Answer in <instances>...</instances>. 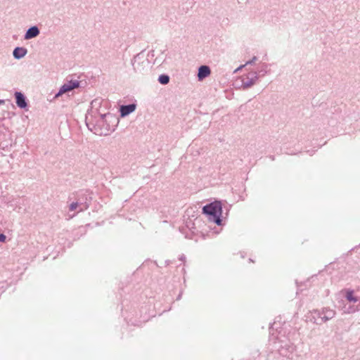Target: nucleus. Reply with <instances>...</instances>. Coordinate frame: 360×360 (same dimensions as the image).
<instances>
[{
	"instance_id": "nucleus-18",
	"label": "nucleus",
	"mask_w": 360,
	"mask_h": 360,
	"mask_svg": "<svg viewBox=\"0 0 360 360\" xmlns=\"http://www.w3.org/2000/svg\"><path fill=\"white\" fill-rule=\"evenodd\" d=\"M153 56H154V50H150V51L148 53V55H147V56H146V58H149L150 57H153Z\"/></svg>"
},
{
	"instance_id": "nucleus-21",
	"label": "nucleus",
	"mask_w": 360,
	"mask_h": 360,
	"mask_svg": "<svg viewBox=\"0 0 360 360\" xmlns=\"http://www.w3.org/2000/svg\"><path fill=\"white\" fill-rule=\"evenodd\" d=\"M88 116L86 117V124L89 129L91 131H93V129L90 127V124L87 122Z\"/></svg>"
},
{
	"instance_id": "nucleus-9",
	"label": "nucleus",
	"mask_w": 360,
	"mask_h": 360,
	"mask_svg": "<svg viewBox=\"0 0 360 360\" xmlns=\"http://www.w3.org/2000/svg\"><path fill=\"white\" fill-rule=\"evenodd\" d=\"M40 34V30L37 25L30 26L25 32L23 37L25 40H29L37 37Z\"/></svg>"
},
{
	"instance_id": "nucleus-5",
	"label": "nucleus",
	"mask_w": 360,
	"mask_h": 360,
	"mask_svg": "<svg viewBox=\"0 0 360 360\" xmlns=\"http://www.w3.org/2000/svg\"><path fill=\"white\" fill-rule=\"evenodd\" d=\"M14 98L15 103L19 108L24 110L25 111H28L29 101L24 93L21 91H15L14 93Z\"/></svg>"
},
{
	"instance_id": "nucleus-10",
	"label": "nucleus",
	"mask_w": 360,
	"mask_h": 360,
	"mask_svg": "<svg viewBox=\"0 0 360 360\" xmlns=\"http://www.w3.org/2000/svg\"><path fill=\"white\" fill-rule=\"evenodd\" d=\"M27 49L24 46H16L13 50V57L15 60H20L27 54Z\"/></svg>"
},
{
	"instance_id": "nucleus-6",
	"label": "nucleus",
	"mask_w": 360,
	"mask_h": 360,
	"mask_svg": "<svg viewBox=\"0 0 360 360\" xmlns=\"http://www.w3.org/2000/svg\"><path fill=\"white\" fill-rule=\"evenodd\" d=\"M84 86L82 84V81L77 79H70L67 80V82L62 85V90L66 91L67 93H69L75 89L83 88Z\"/></svg>"
},
{
	"instance_id": "nucleus-16",
	"label": "nucleus",
	"mask_w": 360,
	"mask_h": 360,
	"mask_svg": "<svg viewBox=\"0 0 360 360\" xmlns=\"http://www.w3.org/2000/svg\"><path fill=\"white\" fill-rule=\"evenodd\" d=\"M257 60V57L255 56H253L252 58V59H250L248 61H247L245 63V65H253Z\"/></svg>"
},
{
	"instance_id": "nucleus-12",
	"label": "nucleus",
	"mask_w": 360,
	"mask_h": 360,
	"mask_svg": "<svg viewBox=\"0 0 360 360\" xmlns=\"http://www.w3.org/2000/svg\"><path fill=\"white\" fill-rule=\"evenodd\" d=\"M158 81L160 84L166 85L169 84L170 77L167 74L163 73L159 75Z\"/></svg>"
},
{
	"instance_id": "nucleus-20",
	"label": "nucleus",
	"mask_w": 360,
	"mask_h": 360,
	"mask_svg": "<svg viewBox=\"0 0 360 360\" xmlns=\"http://www.w3.org/2000/svg\"><path fill=\"white\" fill-rule=\"evenodd\" d=\"M245 66H246L245 63L244 65H240L239 67H238V68L236 69V70L234 71V72H238V71H239V70H242V69H243L244 67H245Z\"/></svg>"
},
{
	"instance_id": "nucleus-11",
	"label": "nucleus",
	"mask_w": 360,
	"mask_h": 360,
	"mask_svg": "<svg viewBox=\"0 0 360 360\" xmlns=\"http://www.w3.org/2000/svg\"><path fill=\"white\" fill-rule=\"evenodd\" d=\"M270 72L269 64L262 63L258 70L257 72L258 75V78L260 77H264L266 74Z\"/></svg>"
},
{
	"instance_id": "nucleus-14",
	"label": "nucleus",
	"mask_w": 360,
	"mask_h": 360,
	"mask_svg": "<svg viewBox=\"0 0 360 360\" xmlns=\"http://www.w3.org/2000/svg\"><path fill=\"white\" fill-rule=\"evenodd\" d=\"M347 298L348 300L356 302L357 300L353 296V293L351 291L347 292Z\"/></svg>"
},
{
	"instance_id": "nucleus-19",
	"label": "nucleus",
	"mask_w": 360,
	"mask_h": 360,
	"mask_svg": "<svg viewBox=\"0 0 360 360\" xmlns=\"http://www.w3.org/2000/svg\"><path fill=\"white\" fill-rule=\"evenodd\" d=\"M6 237L4 234L3 233H1L0 234V242H5L6 241Z\"/></svg>"
},
{
	"instance_id": "nucleus-7",
	"label": "nucleus",
	"mask_w": 360,
	"mask_h": 360,
	"mask_svg": "<svg viewBox=\"0 0 360 360\" xmlns=\"http://www.w3.org/2000/svg\"><path fill=\"white\" fill-rule=\"evenodd\" d=\"M136 108V104L134 103L123 104L120 105L119 112L121 117H125L134 112Z\"/></svg>"
},
{
	"instance_id": "nucleus-3",
	"label": "nucleus",
	"mask_w": 360,
	"mask_h": 360,
	"mask_svg": "<svg viewBox=\"0 0 360 360\" xmlns=\"http://www.w3.org/2000/svg\"><path fill=\"white\" fill-rule=\"evenodd\" d=\"M203 212L212 216L216 220V223L219 224V216L221 213V205L219 202H214L210 205H205L203 207Z\"/></svg>"
},
{
	"instance_id": "nucleus-8",
	"label": "nucleus",
	"mask_w": 360,
	"mask_h": 360,
	"mask_svg": "<svg viewBox=\"0 0 360 360\" xmlns=\"http://www.w3.org/2000/svg\"><path fill=\"white\" fill-rule=\"evenodd\" d=\"M211 74V69L207 65H201L198 68L197 78L199 82L203 81Z\"/></svg>"
},
{
	"instance_id": "nucleus-13",
	"label": "nucleus",
	"mask_w": 360,
	"mask_h": 360,
	"mask_svg": "<svg viewBox=\"0 0 360 360\" xmlns=\"http://www.w3.org/2000/svg\"><path fill=\"white\" fill-rule=\"evenodd\" d=\"M101 105V100L100 98H96L91 102V108L96 106H100Z\"/></svg>"
},
{
	"instance_id": "nucleus-2",
	"label": "nucleus",
	"mask_w": 360,
	"mask_h": 360,
	"mask_svg": "<svg viewBox=\"0 0 360 360\" xmlns=\"http://www.w3.org/2000/svg\"><path fill=\"white\" fill-rule=\"evenodd\" d=\"M145 49L135 55L131 60L133 70L136 73L143 74L149 70L150 59L146 58Z\"/></svg>"
},
{
	"instance_id": "nucleus-17",
	"label": "nucleus",
	"mask_w": 360,
	"mask_h": 360,
	"mask_svg": "<svg viewBox=\"0 0 360 360\" xmlns=\"http://www.w3.org/2000/svg\"><path fill=\"white\" fill-rule=\"evenodd\" d=\"M77 206L78 205L77 202H72L70 206V210L72 211L75 210L77 207Z\"/></svg>"
},
{
	"instance_id": "nucleus-15",
	"label": "nucleus",
	"mask_w": 360,
	"mask_h": 360,
	"mask_svg": "<svg viewBox=\"0 0 360 360\" xmlns=\"http://www.w3.org/2000/svg\"><path fill=\"white\" fill-rule=\"evenodd\" d=\"M66 93H67V91H63V90H62V86H61L60 87V89H59L58 91L55 94L54 98H58V97H59V96H62L63 94H66Z\"/></svg>"
},
{
	"instance_id": "nucleus-1",
	"label": "nucleus",
	"mask_w": 360,
	"mask_h": 360,
	"mask_svg": "<svg viewBox=\"0 0 360 360\" xmlns=\"http://www.w3.org/2000/svg\"><path fill=\"white\" fill-rule=\"evenodd\" d=\"M119 123V118L110 112L101 114L100 119L93 127L96 131H93L95 135H110L109 131H114Z\"/></svg>"
},
{
	"instance_id": "nucleus-4",
	"label": "nucleus",
	"mask_w": 360,
	"mask_h": 360,
	"mask_svg": "<svg viewBox=\"0 0 360 360\" xmlns=\"http://www.w3.org/2000/svg\"><path fill=\"white\" fill-rule=\"evenodd\" d=\"M258 79V75L257 72L252 71L246 75L245 78L241 79V85L240 86L243 89H248L252 87Z\"/></svg>"
},
{
	"instance_id": "nucleus-22",
	"label": "nucleus",
	"mask_w": 360,
	"mask_h": 360,
	"mask_svg": "<svg viewBox=\"0 0 360 360\" xmlns=\"http://www.w3.org/2000/svg\"><path fill=\"white\" fill-rule=\"evenodd\" d=\"M5 103V100L0 99V105L4 104Z\"/></svg>"
}]
</instances>
